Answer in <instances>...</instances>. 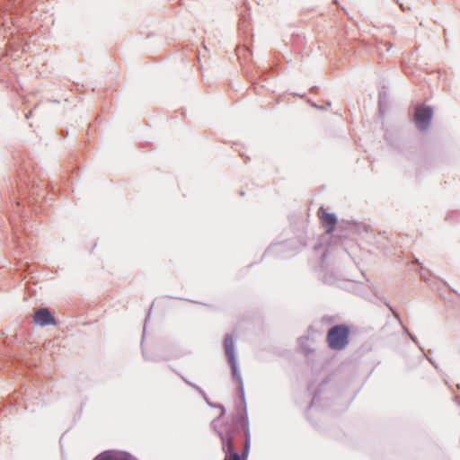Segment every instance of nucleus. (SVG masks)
<instances>
[{"mask_svg": "<svg viewBox=\"0 0 460 460\" xmlns=\"http://www.w3.org/2000/svg\"><path fill=\"white\" fill-rule=\"evenodd\" d=\"M226 451L229 452L230 454L233 451V441H232V438H228L227 439Z\"/></svg>", "mask_w": 460, "mask_h": 460, "instance_id": "obj_8", "label": "nucleus"}, {"mask_svg": "<svg viewBox=\"0 0 460 460\" xmlns=\"http://www.w3.org/2000/svg\"><path fill=\"white\" fill-rule=\"evenodd\" d=\"M225 460H241L240 456L237 453H231Z\"/></svg>", "mask_w": 460, "mask_h": 460, "instance_id": "obj_7", "label": "nucleus"}, {"mask_svg": "<svg viewBox=\"0 0 460 460\" xmlns=\"http://www.w3.org/2000/svg\"><path fill=\"white\" fill-rule=\"evenodd\" d=\"M93 460H136V458L126 452L108 450L98 455Z\"/></svg>", "mask_w": 460, "mask_h": 460, "instance_id": "obj_5", "label": "nucleus"}, {"mask_svg": "<svg viewBox=\"0 0 460 460\" xmlns=\"http://www.w3.org/2000/svg\"><path fill=\"white\" fill-rule=\"evenodd\" d=\"M323 226L325 228L326 234H332L337 224V217L334 214L328 213L326 209L321 207L317 212Z\"/></svg>", "mask_w": 460, "mask_h": 460, "instance_id": "obj_3", "label": "nucleus"}, {"mask_svg": "<svg viewBox=\"0 0 460 460\" xmlns=\"http://www.w3.org/2000/svg\"><path fill=\"white\" fill-rule=\"evenodd\" d=\"M349 328L345 324L335 325L331 328L326 336V341L330 349L341 350L349 344Z\"/></svg>", "mask_w": 460, "mask_h": 460, "instance_id": "obj_1", "label": "nucleus"}, {"mask_svg": "<svg viewBox=\"0 0 460 460\" xmlns=\"http://www.w3.org/2000/svg\"><path fill=\"white\" fill-rule=\"evenodd\" d=\"M33 321L36 324L41 326L56 324L54 316L47 308H40L39 310H37L34 314Z\"/></svg>", "mask_w": 460, "mask_h": 460, "instance_id": "obj_6", "label": "nucleus"}, {"mask_svg": "<svg viewBox=\"0 0 460 460\" xmlns=\"http://www.w3.org/2000/svg\"><path fill=\"white\" fill-rule=\"evenodd\" d=\"M226 356L231 365L232 373L234 376L237 375L236 360L234 356V342L231 335H226L224 341Z\"/></svg>", "mask_w": 460, "mask_h": 460, "instance_id": "obj_4", "label": "nucleus"}, {"mask_svg": "<svg viewBox=\"0 0 460 460\" xmlns=\"http://www.w3.org/2000/svg\"><path fill=\"white\" fill-rule=\"evenodd\" d=\"M432 117V110L426 106H418L415 110L414 119L419 129L424 130L428 128Z\"/></svg>", "mask_w": 460, "mask_h": 460, "instance_id": "obj_2", "label": "nucleus"}, {"mask_svg": "<svg viewBox=\"0 0 460 460\" xmlns=\"http://www.w3.org/2000/svg\"><path fill=\"white\" fill-rule=\"evenodd\" d=\"M137 460V459H136Z\"/></svg>", "mask_w": 460, "mask_h": 460, "instance_id": "obj_9", "label": "nucleus"}]
</instances>
